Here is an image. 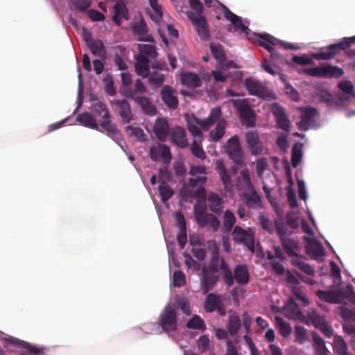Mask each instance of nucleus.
I'll list each match as a JSON object with an SVG mask.
<instances>
[{
  "instance_id": "f257e3e1",
  "label": "nucleus",
  "mask_w": 355,
  "mask_h": 355,
  "mask_svg": "<svg viewBox=\"0 0 355 355\" xmlns=\"http://www.w3.org/2000/svg\"><path fill=\"white\" fill-rule=\"evenodd\" d=\"M354 43H355V36L346 37L338 43L329 45L326 49L311 54L310 57L305 55H294L293 57V60L294 62L300 65H309L311 64L313 59L319 60H329L339 51L349 47ZM352 51L353 53L355 54V49L352 50Z\"/></svg>"
},
{
  "instance_id": "f03ea898",
  "label": "nucleus",
  "mask_w": 355,
  "mask_h": 355,
  "mask_svg": "<svg viewBox=\"0 0 355 355\" xmlns=\"http://www.w3.org/2000/svg\"><path fill=\"white\" fill-rule=\"evenodd\" d=\"M90 108L101 118L99 125L106 131L107 135L118 142L121 148L125 152L123 148L124 141H118L120 137L119 130L114 124L111 123L110 114L106 105L96 99L92 101Z\"/></svg>"
},
{
  "instance_id": "7ed1b4c3",
  "label": "nucleus",
  "mask_w": 355,
  "mask_h": 355,
  "mask_svg": "<svg viewBox=\"0 0 355 355\" xmlns=\"http://www.w3.org/2000/svg\"><path fill=\"white\" fill-rule=\"evenodd\" d=\"M210 50L212 55L218 61L216 69L211 71V76L216 82L223 83L232 76V70H235L236 66L232 61L223 62L225 53L221 45L211 44Z\"/></svg>"
},
{
  "instance_id": "20e7f679",
  "label": "nucleus",
  "mask_w": 355,
  "mask_h": 355,
  "mask_svg": "<svg viewBox=\"0 0 355 355\" xmlns=\"http://www.w3.org/2000/svg\"><path fill=\"white\" fill-rule=\"evenodd\" d=\"M221 116L220 107L211 110L209 116L205 119H199L194 116L186 115L185 118L189 132L194 137L193 140H202L203 136L198 125L205 130H208Z\"/></svg>"
},
{
  "instance_id": "39448f33",
  "label": "nucleus",
  "mask_w": 355,
  "mask_h": 355,
  "mask_svg": "<svg viewBox=\"0 0 355 355\" xmlns=\"http://www.w3.org/2000/svg\"><path fill=\"white\" fill-rule=\"evenodd\" d=\"M257 36L260 39L259 44L260 46L266 49L271 55L272 59L275 60L279 58V54L275 52L274 46L279 45L285 49H300L302 46L298 44H291L280 41L272 35L266 33L257 34Z\"/></svg>"
},
{
  "instance_id": "423d86ee",
  "label": "nucleus",
  "mask_w": 355,
  "mask_h": 355,
  "mask_svg": "<svg viewBox=\"0 0 355 355\" xmlns=\"http://www.w3.org/2000/svg\"><path fill=\"white\" fill-rule=\"evenodd\" d=\"M194 216L198 225L201 227L209 226L216 232L220 227L219 220L213 214L207 213L206 205L202 203L196 204L193 208Z\"/></svg>"
},
{
  "instance_id": "0eeeda50",
  "label": "nucleus",
  "mask_w": 355,
  "mask_h": 355,
  "mask_svg": "<svg viewBox=\"0 0 355 355\" xmlns=\"http://www.w3.org/2000/svg\"><path fill=\"white\" fill-rule=\"evenodd\" d=\"M176 306L175 304H168L160 313L159 326L163 331L169 334L174 331L177 327V318L175 313Z\"/></svg>"
},
{
  "instance_id": "6e6552de",
  "label": "nucleus",
  "mask_w": 355,
  "mask_h": 355,
  "mask_svg": "<svg viewBox=\"0 0 355 355\" xmlns=\"http://www.w3.org/2000/svg\"><path fill=\"white\" fill-rule=\"evenodd\" d=\"M245 86L250 95L257 96L266 100L275 98V94L262 83L251 78L245 79Z\"/></svg>"
},
{
  "instance_id": "1a4fd4ad",
  "label": "nucleus",
  "mask_w": 355,
  "mask_h": 355,
  "mask_svg": "<svg viewBox=\"0 0 355 355\" xmlns=\"http://www.w3.org/2000/svg\"><path fill=\"white\" fill-rule=\"evenodd\" d=\"M300 121L297 122L298 128L302 130H307L315 126L318 112L313 107H299Z\"/></svg>"
},
{
  "instance_id": "9d476101",
  "label": "nucleus",
  "mask_w": 355,
  "mask_h": 355,
  "mask_svg": "<svg viewBox=\"0 0 355 355\" xmlns=\"http://www.w3.org/2000/svg\"><path fill=\"white\" fill-rule=\"evenodd\" d=\"M309 75L322 78H339L343 74V70L336 66L324 64L308 70Z\"/></svg>"
},
{
  "instance_id": "9b49d317",
  "label": "nucleus",
  "mask_w": 355,
  "mask_h": 355,
  "mask_svg": "<svg viewBox=\"0 0 355 355\" xmlns=\"http://www.w3.org/2000/svg\"><path fill=\"white\" fill-rule=\"evenodd\" d=\"M232 239L238 243H243L250 251L254 250V234L250 229H243L240 226H235L232 230Z\"/></svg>"
},
{
  "instance_id": "f8f14e48",
  "label": "nucleus",
  "mask_w": 355,
  "mask_h": 355,
  "mask_svg": "<svg viewBox=\"0 0 355 355\" xmlns=\"http://www.w3.org/2000/svg\"><path fill=\"white\" fill-rule=\"evenodd\" d=\"M230 101L236 110L239 112L243 123L248 127L253 126L254 114L250 109L245 99H232Z\"/></svg>"
},
{
  "instance_id": "ddd939ff",
  "label": "nucleus",
  "mask_w": 355,
  "mask_h": 355,
  "mask_svg": "<svg viewBox=\"0 0 355 355\" xmlns=\"http://www.w3.org/2000/svg\"><path fill=\"white\" fill-rule=\"evenodd\" d=\"M121 94L127 98L135 100L146 114L153 116L156 114L157 109L148 98L145 96H135V94L130 88L125 87L122 89Z\"/></svg>"
},
{
  "instance_id": "4468645a",
  "label": "nucleus",
  "mask_w": 355,
  "mask_h": 355,
  "mask_svg": "<svg viewBox=\"0 0 355 355\" xmlns=\"http://www.w3.org/2000/svg\"><path fill=\"white\" fill-rule=\"evenodd\" d=\"M207 269L217 272H219V270H220L227 285L230 286L233 284L234 278L232 271L223 259H220L218 256H211L209 265L207 266Z\"/></svg>"
},
{
  "instance_id": "2eb2a0df",
  "label": "nucleus",
  "mask_w": 355,
  "mask_h": 355,
  "mask_svg": "<svg viewBox=\"0 0 355 355\" xmlns=\"http://www.w3.org/2000/svg\"><path fill=\"white\" fill-rule=\"evenodd\" d=\"M225 151L236 164H243V152L237 136H233L228 139Z\"/></svg>"
},
{
  "instance_id": "dca6fc26",
  "label": "nucleus",
  "mask_w": 355,
  "mask_h": 355,
  "mask_svg": "<svg viewBox=\"0 0 355 355\" xmlns=\"http://www.w3.org/2000/svg\"><path fill=\"white\" fill-rule=\"evenodd\" d=\"M222 12L225 18L229 21L235 28L240 30L242 33L248 34L250 29L248 28L249 22L247 19H243L241 17L237 16L224 5L222 6Z\"/></svg>"
},
{
  "instance_id": "f3484780",
  "label": "nucleus",
  "mask_w": 355,
  "mask_h": 355,
  "mask_svg": "<svg viewBox=\"0 0 355 355\" xmlns=\"http://www.w3.org/2000/svg\"><path fill=\"white\" fill-rule=\"evenodd\" d=\"M219 277V272L207 269V266L202 267L201 287L204 294L214 288Z\"/></svg>"
},
{
  "instance_id": "a211bd4d",
  "label": "nucleus",
  "mask_w": 355,
  "mask_h": 355,
  "mask_svg": "<svg viewBox=\"0 0 355 355\" xmlns=\"http://www.w3.org/2000/svg\"><path fill=\"white\" fill-rule=\"evenodd\" d=\"M338 87L342 92H340L336 95L335 98V103L337 107H341L347 104L354 86L350 81L344 80L339 83Z\"/></svg>"
},
{
  "instance_id": "6ab92c4d",
  "label": "nucleus",
  "mask_w": 355,
  "mask_h": 355,
  "mask_svg": "<svg viewBox=\"0 0 355 355\" xmlns=\"http://www.w3.org/2000/svg\"><path fill=\"white\" fill-rule=\"evenodd\" d=\"M189 19L192 21L202 39H207L209 36V32L207 26L205 19L199 13L189 11L187 13Z\"/></svg>"
},
{
  "instance_id": "aec40b11",
  "label": "nucleus",
  "mask_w": 355,
  "mask_h": 355,
  "mask_svg": "<svg viewBox=\"0 0 355 355\" xmlns=\"http://www.w3.org/2000/svg\"><path fill=\"white\" fill-rule=\"evenodd\" d=\"M150 158L154 161H161L168 164L171 159L169 148L164 144L153 146L150 149Z\"/></svg>"
},
{
  "instance_id": "412c9836",
  "label": "nucleus",
  "mask_w": 355,
  "mask_h": 355,
  "mask_svg": "<svg viewBox=\"0 0 355 355\" xmlns=\"http://www.w3.org/2000/svg\"><path fill=\"white\" fill-rule=\"evenodd\" d=\"M189 175V184L192 187H195L198 184H202L207 180L206 168L202 166L192 165L190 168Z\"/></svg>"
},
{
  "instance_id": "4be33fe9",
  "label": "nucleus",
  "mask_w": 355,
  "mask_h": 355,
  "mask_svg": "<svg viewBox=\"0 0 355 355\" xmlns=\"http://www.w3.org/2000/svg\"><path fill=\"white\" fill-rule=\"evenodd\" d=\"M272 113L275 116L277 125L282 130L288 132L291 123L284 109L277 103H272L270 107Z\"/></svg>"
},
{
  "instance_id": "5701e85b",
  "label": "nucleus",
  "mask_w": 355,
  "mask_h": 355,
  "mask_svg": "<svg viewBox=\"0 0 355 355\" xmlns=\"http://www.w3.org/2000/svg\"><path fill=\"white\" fill-rule=\"evenodd\" d=\"M316 293L320 300L331 304L341 303L345 298L344 293L340 288L327 291L318 290Z\"/></svg>"
},
{
  "instance_id": "b1692460",
  "label": "nucleus",
  "mask_w": 355,
  "mask_h": 355,
  "mask_svg": "<svg viewBox=\"0 0 355 355\" xmlns=\"http://www.w3.org/2000/svg\"><path fill=\"white\" fill-rule=\"evenodd\" d=\"M245 140L248 148L253 155H261L263 150V144L259 139L257 131H249L245 134Z\"/></svg>"
},
{
  "instance_id": "393cba45",
  "label": "nucleus",
  "mask_w": 355,
  "mask_h": 355,
  "mask_svg": "<svg viewBox=\"0 0 355 355\" xmlns=\"http://www.w3.org/2000/svg\"><path fill=\"white\" fill-rule=\"evenodd\" d=\"M284 315L290 320L301 322L304 318V314L299 306L292 298L289 299L285 304L283 310Z\"/></svg>"
},
{
  "instance_id": "a878e982",
  "label": "nucleus",
  "mask_w": 355,
  "mask_h": 355,
  "mask_svg": "<svg viewBox=\"0 0 355 355\" xmlns=\"http://www.w3.org/2000/svg\"><path fill=\"white\" fill-rule=\"evenodd\" d=\"M170 139L173 143L181 148L189 146L186 131L180 126H176L170 130Z\"/></svg>"
},
{
  "instance_id": "bb28decb",
  "label": "nucleus",
  "mask_w": 355,
  "mask_h": 355,
  "mask_svg": "<svg viewBox=\"0 0 355 355\" xmlns=\"http://www.w3.org/2000/svg\"><path fill=\"white\" fill-rule=\"evenodd\" d=\"M107 1L112 3H115L114 6L115 14L113 16V20L117 25L121 24V21L122 19L128 20L129 19L128 11L125 3V0Z\"/></svg>"
},
{
  "instance_id": "cd10ccee",
  "label": "nucleus",
  "mask_w": 355,
  "mask_h": 355,
  "mask_svg": "<svg viewBox=\"0 0 355 355\" xmlns=\"http://www.w3.org/2000/svg\"><path fill=\"white\" fill-rule=\"evenodd\" d=\"M306 241L307 253L314 259H319L324 255V249L315 238H309Z\"/></svg>"
},
{
  "instance_id": "c85d7f7f",
  "label": "nucleus",
  "mask_w": 355,
  "mask_h": 355,
  "mask_svg": "<svg viewBox=\"0 0 355 355\" xmlns=\"http://www.w3.org/2000/svg\"><path fill=\"white\" fill-rule=\"evenodd\" d=\"M149 6L146 8V12L149 17L155 23L159 24L163 19V12L158 0H148Z\"/></svg>"
},
{
  "instance_id": "c756f323",
  "label": "nucleus",
  "mask_w": 355,
  "mask_h": 355,
  "mask_svg": "<svg viewBox=\"0 0 355 355\" xmlns=\"http://www.w3.org/2000/svg\"><path fill=\"white\" fill-rule=\"evenodd\" d=\"M153 131L160 141H165L170 134L168 124L165 119H157L154 123Z\"/></svg>"
},
{
  "instance_id": "7c9ffc66",
  "label": "nucleus",
  "mask_w": 355,
  "mask_h": 355,
  "mask_svg": "<svg viewBox=\"0 0 355 355\" xmlns=\"http://www.w3.org/2000/svg\"><path fill=\"white\" fill-rule=\"evenodd\" d=\"M112 103L115 105L119 110V113L122 120L128 123L133 119L130 106L126 100H114Z\"/></svg>"
},
{
  "instance_id": "2f4dec72",
  "label": "nucleus",
  "mask_w": 355,
  "mask_h": 355,
  "mask_svg": "<svg viewBox=\"0 0 355 355\" xmlns=\"http://www.w3.org/2000/svg\"><path fill=\"white\" fill-rule=\"evenodd\" d=\"M243 200L246 205L252 209H259L261 207V200L254 189L242 193Z\"/></svg>"
},
{
  "instance_id": "473e14b6",
  "label": "nucleus",
  "mask_w": 355,
  "mask_h": 355,
  "mask_svg": "<svg viewBox=\"0 0 355 355\" xmlns=\"http://www.w3.org/2000/svg\"><path fill=\"white\" fill-rule=\"evenodd\" d=\"M236 187L242 193L254 189L250 180V172L248 169H243L241 171L237 178Z\"/></svg>"
},
{
  "instance_id": "72a5a7b5",
  "label": "nucleus",
  "mask_w": 355,
  "mask_h": 355,
  "mask_svg": "<svg viewBox=\"0 0 355 355\" xmlns=\"http://www.w3.org/2000/svg\"><path fill=\"white\" fill-rule=\"evenodd\" d=\"M76 121L80 125L93 130H98V124L94 116L88 112L79 114Z\"/></svg>"
},
{
  "instance_id": "f704fd0d",
  "label": "nucleus",
  "mask_w": 355,
  "mask_h": 355,
  "mask_svg": "<svg viewBox=\"0 0 355 355\" xmlns=\"http://www.w3.org/2000/svg\"><path fill=\"white\" fill-rule=\"evenodd\" d=\"M180 80L183 85L191 88L198 87L202 85L201 78L193 72H182Z\"/></svg>"
},
{
  "instance_id": "c9c22d12",
  "label": "nucleus",
  "mask_w": 355,
  "mask_h": 355,
  "mask_svg": "<svg viewBox=\"0 0 355 355\" xmlns=\"http://www.w3.org/2000/svg\"><path fill=\"white\" fill-rule=\"evenodd\" d=\"M216 166L218 173L226 190H231L233 184L231 180V176L225 168V166L221 159L216 161Z\"/></svg>"
},
{
  "instance_id": "e433bc0d",
  "label": "nucleus",
  "mask_w": 355,
  "mask_h": 355,
  "mask_svg": "<svg viewBox=\"0 0 355 355\" xmlns=\"http://www.w3.org/2000/svg\"><path fill=\"white\" fill-rule=\"evenodd\" d=\"M162 98L164 103L170 108H175L178 101L174 94V91L169 86L165 85L161 91Z\"/></svg>"
},
{
  "instance_id": "4c0bfd02",
  "label": "nucleus",
  "mask_w": 355,
  "mask_h": 355,
  "mask_svg": "<svg viewBox=\"0 0 355 355\" xmlns=\"http://www.w3.org/2000/svg\"><path fill=\"white\" fill-rule=\"evenodd\" d=\"M133 31L139 35V40L150 42L152 36L147 33V26L145 21L141 19L132 24Z\"/></svg>"
},
{
  "instance_id": "58836bf2",
  "label": "nucleus",
  "mask_w": 355,
  "mask_h": 355,
  "mask_svg": "<svg viewBox=\"0 0 355 355\" xmlns=\"http://www.w3.org/2000/svg\"><path fill=\"white\" fill-rule=\"evenodd\" d=\"M325 319L324 315H320L314 309H309L306 315H304L303 322L307 325H313L315 328Z\"/></svg>"
},
{
  "instance_id": "ea45409f",
  "label": "nucleus",
  "mask_w": 355,
  "mask_h": 355,
  "mask_svg": "<svg viewBox=\"0 0 355 355\" xmlns=\"http://www.w3.org/2000/svg\"><path fill=\"white\" fill-rule=\"evenodd\" d=\"M135 67L136 73L138 76L143 78H146L148 76L149 59L148 58H141V55H137Z\"/></svg>"
},
{
  "instance_id": "a19ab883",
  "label": "nucleus",
  "mask_w": 355,
  "mask_h": 355,
  "mask_svg": "<svg viewBox=\"0 0 355 355\" xmlns=\"http://www.w3.org/2000/svg\"><path fill=\"white\" fill-rule=\"evenodd\" d=\"M207 202L209 209L215 214H220L223 211V200L216 193H210L207 196Z\"/></svg>"
},
{
  "instance_id": "79ce46f5",
  "label": "nucleus",
  "mask_w": 355,
  "mask_h": 355,
  "mask_svg": "<svg viewBox=\"0 0 355 355\" xmlns=\"http://www.w3.org/2000/svg\"><path fill=\"white\" fill-rule=\"evenodd\" d=\"M292 263L304 273L313 276L315 275L314 269L304 261V258L298 255V254L291 257Z\"/></svg>"
},
{
  "instance_id": "37998d69",
  "label": "nucleus",
  "mask_w": 355,
  "mask_h": 355,
  "mask_svg": "<svg viewBox=\"0 0 355 355\" xmlns=\"http://www.w3.org/2000/svg\"><path fill=\"white\" fill-rule=\"evenodd\" d=\"M150 44H140L138 45L139 53L141 58H154L156 57L157 51L155 44L152 39Z\"/></svg>"
},
{
  "instance_id": "c03bdc74",
  "label": "nucleus",
  "mask_w": 355,
  "mask_h": 355,
  "mask_svg": "<svg viewBox=\"0 0 355 355\" xmlns=\"http://www.w3.org/2000/svg\"><path fill=\"white\" fill-rule=\"evenodd\" d=\"M284 249L286 252L288 257H292L295 254H298L300 250V248L298 243L290 238L283 239L282 240Z\"/></svg>"
},
{
  "instance_id": "a18cd8bd",
  "label": "nucleus",
  "mask_w": 355,
  "mask_h": 355,
  "mask_svg": "<svg viewBox=\"0 0 355 355\" xmlns=\"http://www.w3.org/2000/svg\"><path fill=\"white\" fill-rule=\"evenodd\" d=\"M236 223V217L233 212L227 209L223 213V231L224 232H230Z\"/></svg>"
},
{
  "instance_id": "49530a36",
  "label": "nucleus",
  "mask_w": 355,
  "mask_h": 355,
  "mask_svg": "<svg viewBox=\"0 0 355 355\" xmlns=\"http://www.w3.org/2000/svg\"><path fill=\"white\" fill-rule=\"evenodd\" d=\"M313 348L315 355H328L329 351L324 340L316 334H313Z\"/></svg>"
},
{
  "instance_id": "de8ad7c7",
  "label": "nucleus",
  "mask_w": 355,
  "mask_h": 355,
  "mask_svg": "<svg viewBox=\"0 0 355 355\" xmlns=\"http://www.w3.org/2000/svg\"><path fill=\"white\" fill-rule=\"evenodd\" d=\"M241 320L237 314L233 312L229 313V322L227 324L228 331L231 335L236 334L241 327Z\"/></svg>"
},
{
  "instance_id": "09e8293b",
  "label": "nucleus",
  "mask_w": 355,
  "mask_h": 355,
  "mask_svg": "<svg viewBox=\"0 0 355 355\" xmlns=\"http://www.w3.org/2000/svg\"><path fill=\"white\" fill-rule=\"evenodd\" d=\"M216 121H218L216 127L209 133L210 138L215 141H218L224 135L227 125L225 121L223 119H218Z\"/></svg>"
},
{
  "instance_id": "8fccbe9b",
  "label": "nucleus",
  "mask_w": 355,
  "mask_h": 355,
  "mask_svg": "<svg viewBox=\"0 0 355 355\" xmlns=\"http://www.w3.org/2000/svg\"><path fill=\"white\" fill-rule=\"evenodd\" d=\"M275 321L282 337L287 338L291 334L292 328L288 322L279 316H275Z\"/></svg>"
},
{
  "instance_id": "3c124183",
  "label": "nucleus",
  "mask_w": 355,
  "mask_h": 355,
  "mask_svg": "<svg viewBox=\"0 0 355 355\" xmlns=\"http://www.w3.org/2000/svg\"><path fill=\"white\" fill-rule=\"evenodd\" d=\"M235 280L238 284H244L249 280L248 271L244 266H237L234 274Z\"/></svg>"
},
{
  "instance_id": "603ef678",
  "label": "nucleus",
  "mask_w": 355,
  "mask_h": 355,
  "mask_svg": "<svg viewBox=\"0 0 355 355\" xmlns=\"http://www.w3.org/2000/svg\"><path fill=\"white\" fill-rule=\"evenodd\" d=\"M88 48L93 55L101 58L106 57V51L101 40H94Z\"/></svg>"
},
{
  "instance_id": "864d4df0",
  "label": "nucleus",
  "mask_w": 355,
  "mask_h": 355,
  "mask_svg": "<svg viewBox=\"0 0 355 355\" xmlns=\"http://www.w3.org/2000/svg\"><path fill=\"white\" fill-rule=\"evenodd\" d=\"M125 130L130 136L135 137L139 141L144 142L147 140L146 135L139 127L128 125L126 127Z\"/></svg>"
},
{
  "instance_id": "5fc2aeb1",
  "label": "nucleus",
  "mask_w": 355,
  "mask_h": 355,
  "mask_svg": "<svg viewBox=\"0 0 355 355\" xmlns=\"http://www.w3.org/2000/svg\"><path fill=\"white\" fill-rule=\"evenodd\" d=\"M302 144L300 143L295 144L293 147L291 162L292 166L295 168L297 167L302 158Z\"/></svg>"
},
{
  "instance_id": "6e6d98bb",
  "label": "nucleus",
  "mask_w": 355,
  "mask_h": 355,
  "mask_svg": "<svg viewBox=\"0 0 355 355\" xmlns=\"http://www.w3.org/2000/svg\"><path fill=\"white\" fill-rule=\"evenodd\" d=\"M197 347L200 352H205L207 351L212 352L214 346L211 344L210 340L207 335L200 336L197 340Z\"/></svg>"
},
{
  "instance_id": "4d7b16f0",
  "label": "nucleus",
  "mask_w": 355,
  "mask_h": 355,
  "mask_svg": "<svg viewBox=\"0 0 355 355\" xmlns=\"http://www.w3.org/2000/svg\"><path fill=\"white\" fill-rule=\"evenodd\" d=\"M279 78L284 84L286 94L293 101L300 99V95L297 90L287 81L284 75L280 74Z\"/></svg>"
},
{
  "instance_id": "13d9d810",
  "label": "nucleus",
  "mask_w": 355,
  "mask_h": 355,
  "mask_svg": "<svg viewBox=\"0 0 355 355\" xmlns=\"http://www.w3.org/2000/svg\"><path fill=\"white\" fill-rule=\"evenodd\" d=\"M220 303V300L218 296L214 294L210 293L208 295L205 302V309L208 312H212L216 310Z\"/></svg>"
},
{
  "instance_id": "bf43d9fd",
  "label": "nucleus",
  "mask_w": 355,
  "mask_h": 355,
  "mask_svg": "<svg viewBox=\"0 0 355 355\" xmlns=\"http://www.w3.org/2000/svg\"><path fill=\"white\" fill-rule=\"evenodd\" d=\"M334 347L337 353L340 355L347 354V345L344 339L340 336H336L334 339Z\"/></svg>"
},
{
  "instance_id": "052dcab7",
  "label": "nucleus",
  "mask_w": 355,
  "mask_h": 355,
  "mask_svg": "<svg viewBox=\"0 0 355 355\" xmlns=\"http://www.w3.org/2000/svg\"><path fill=\"white\" fill-rule=\"evenodd\" d=\"M267 258L270 261V263L272 270L277 274L282 275L284 272V268L281 263L282 261L275 260L274 259L273 253L272 252H267Z\"/></svg>"
},
{
  "instance_id": "680f3d73",
  "label": "nucleus",
  "mask_w": 355,
  "mask_h": 355,
  "mask_svg": "<svg viewBox=\"0 0 355 355\" xmlns=\"http://www.w3.org/2000/svg\"><path fill=\"white\" fill-rule=\"evenodd\" d=\"M159 193L163 202H166L173 195V191L165 182H161L159 186Z\"/></svg>"
},
{
  "instance_id": "e2e57ef3",
  "label": "nucleus",
  "mask_w": 355,
  "mask_h": 355,
  "mask_svg": "<svg viewBox=\"0 0 355 355\" xmlns=\"http://www.w3.org/2000/svg\"><path fill=\"white\" fill-rule=\"evenodd\" d=\"M201 141L202 140H193L191 146V150L196 157L205 159L206 158L205 153L199 144Z\"/></svg>"
},
{
  "instance_id": "0e129e2a",
  "label": "nucleus",
  "mask_w": 355,
  "mask_h": 355,
  "mask_svg": "<svg viewBox=\"0 0 355 355\" xmlns=\"http://www.w3.org/2000/svg\"><path fill=\"white\" fill-rule=\"evenodd\" d=\"M295 336L296 341L301 345L305 343L309 339L306 329L301 326L295 327Z\"/></svg>"
},
{
  "instance_id": "69168bd1",
  "label": "nucleus",
  "mask_w": 355,
  "mask_h": 355,
  "mask_svg": "<svg viewBox=\"0 0 355 355\" xmlns=\"http://www.w3.org/2000/svg\"><path fill=\"white\" fill-rule=\"evenodd\" d=\"M149 82L155 87H160L164 80V75L158 71H153L148 74Z\"/></svg>"
},
{
  "instance_id": "338daca9",
  "label": "nucleus",
  "mask_w": 355,
  "mask_h": 355,
  "mask_svg": "<svg viewBox=\"0 0 355 355\" xmlns=\"http://www.w3.org/2000/svg\"><path fill=\"white\" fill-rule=\"evenodd\" d=\"M173 285L175 287H181L186 283L185 275L180 270H175L173 274Z\"/></svg>"
},
{
  "instance_id": "774afa93",
  "label": "nucleus",
  "mask_w": 355,
  "mask_h": 355,
  "mask_svg": "<svg viewBox=\"0 0 355 355\" xmlns=\"http://www.w3.org/2000/svg\"><path fill=\"white\" fill-rule=\"evenodd\" d=\"M189 329H205V324L203 320L198 315L193 316L187 324Z\"/></svg>"
}]
</instances>
